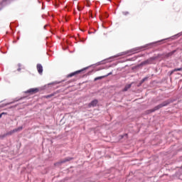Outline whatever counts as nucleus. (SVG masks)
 I'll list each match as a JSON object with an SVG mask.
<instances>
[{
  "label": "nucleus",
  "instance_id": "5",
  "mask_svg": "<svg viewBox=\"0 0 182 182\" xmlns=\"http://www.w3.org/2000/svg\"><path fill=\"white\" fill-rule=\"evenodd\" d=\"M80 72H83V70H77L74 73H72L68 75V77H72L75 76V75H77V73H80Z\"/></svg>",
  "mask_w": 182,
  "mask_h": 182
},
{
  "label": "nucleus",
  "instance_id": "17",
  "mask_svg": "<svg viewBox=\"0 0 182 182\" xmlns=\"http://www.w3.org/2000/svg\"><path fill=\"white\" fill-rule=\"evenodd\" d=\"M144 80H146V78H144V79L142 80V82H144Z\"/></svg>",
  "mask_w": 182,
  "mask_h": 182
},
{
  "label": "nucleus",
  "instance_id": "10",
  "mask_svg": "<svg viewBox=\"0 0 182 182\" xmlns=\"http://www.w3.org/2000/svg\"><path fill=\"white\" fill-rule=\"evenodd\" d=\"M70 160H72V158L70 157L65 158V159L62 160L60 163H66V161H70Z\"/></svg>",
  "mask_w": 182,
  "mask_h": 182
},
{
  "label": "nucleus",
  "instance_id": "14",
  "mask_svg": "<svg viewBox=\"0 0 182 182\" xmlns=\"http://www.w3.org/2000/svg\"><path fill=\"white\" fill-rule=\"evenodd\" d=\"M4 106H6V105L1 104V107H4Z\"/></svg>",
  "mask_w": 182,
  "mask_h": 182
},
{
  "label": "nucleus",
  "instance_id": "6",
  "mask_svg": "<svg viewBox=\"0 0 182 182\" xmlns=\"http://www.w3.org/2000/svg\"><path fill=\"white\" fill-rule=\"evenodd\" d=\"M96 105H97V100H94L93 101H92L88 106L90 107H95V106H96Z\"/></svg>",
  "mask_w": 182,
  "mask_h": 182
},
{
  "label": "nucleus",
  "instance_id": "3",
  "mask_svg": "<svg viewBox=\"0 0 182 182\" xmlns=\"http://www.w3.org/2000/svg\"><path fill=\"white\" fill-rule=\"evenodd\" d=\"M37 70L40 75H42L43 72V67H42V65L41 64L37 65Z\"/></svg>",
  "mask_w": 182,
  "mask_h": 182
},
{
  "label": "nucleus",
  "instance_id": "21",
  "mask_svg": "<svg viewBox=\"0 0 182 182\" xmlns=\"http://www.w3.org/2000/svg\"><path fill=\"white\" fill-rule=\"evenodd\" d=\"M44 28H46V26H45Z\"/></svg>",
  "mask_w": 182,
  "mask_h": 182
},
{
  "label": "nucleus",
  "instance_id": "9",
  "mask_svg": "<svg viewBox=\"0 0 182 182\" xmlns=\"http://www.w3.org/2000/svg\"><path fill=\"white\" fill-rule=\"evenodd\" d=\"M164 106H167V104H161L159 106L155 107V110H158V109H160V107H164Z\"/></svg>",
  "mask_w": 182,
  "mask_h": 182
},
{
  "label": "nucleus",
  "instance_id": "16",
  "mask_svg": "<svg viewBox=\"0 0 182 182\" xmlns=\"http://www.w3.org/2000/svg\"><path fill=\"white\" fill-rule=\"evenodd\" d=\"M109 75H112V73H109L108 75H107L106 76H109Z\"/></svg>",
  "mask_w": 182,
  "mask_h": 182
},
{
  "label": "nucleus",
  "instance_id": "12",
  "mask_svg": "<svg viewBox=\"0 0 182 182\" xmlns=\"http://www.w3.org/2000/svg\"><path fill=\"white\" fill-rule=\"evenodd\" d=\"M181 70H182V68H176V69L174 70L175 72H180V71H181Z\"/></svg>",
  "mask_w": 182,
  "mask_h": 182
},
{
  "label": "nucleus",
  "instance_id": "2",
  "mask_svg": "<svg viewBox=\"0 0 182 182\" xmlns=\"http://www.w3.org/2000/svg\"><path fill=\"white\" fill-rule=\"evenodd\" d=\"M154 61V58H151L145 61H143L141 63V65H151V63H153Z\"/></svg>",
  "mask_w": 182,
  "mask_h": 182
},
{
  "label": "nucleus",
  "instance_id": "18",
  "mask_svg": "<svg viewBox=\"0 0 182 182\" xmlns=\"http://www.w3.org/2000/svg\"><path fill=\"white\" fill-rule=\"evenodd\" d=\"M11 103H12V102H9L7 105H11Z\"/></svg>",
  "mask_w": 182,
  "mask_h": 182
},
{
  "label": "nucleus",
  "instance_id": "15",
  "mask_svg": "<svg viewBox=\"0 0 182 182\" xmlns=\"http://www.w3.org/2000/svg\"><path fill=\"white\" fill-rule=\"evenodd\" d=\"M131 52H132V53H134V50H132Z\"/></svg>",
  "mask_w": 182,
  "mask_h": 182
},
{
  "label": "nucleus",
  "instance_id": "22",
  "mask_svg": "<svg viewBox=\"0 0 182 182\" xmlns=\"http://www.w3.org/2000/svg\"><path fill=\"white\" fill-rule=\"evenodd\" d=\"M0 117H1V114H0Z\"/></svg>",
  "mask_w": 182,
  "mask_h": 182
},
{
  "label": "nucleus",
  "instance_id": "7",
  "mask_svg": "<svg viewBox=\"0 0 182 182\" xmlns=\"http://www.w3.org/2000/svg\"><path fill=\"white\" fill-rule=\"evenodd\" d=\"M130 87H132V84L127 85L124 87L123 91H124V92H127V91L129 90V89H130Z\"/></svg>",
  "mask_w": 182,
  "mask_h": 182
},
{
  "label": "nucleus",
  "instance_id": "11",
  "mask_svg": "<svg viewBox=\"0 0 182 182\" xmlns=\"http://www.w3.org/2000/svg\"><path fill=\"white\" fill-rule=\"evenodd\" d=\"M103 77H105V76H101V77H97L96 78H95V80H100V79H103Z\"/></svg>",
  "mask_w": 182,
  "mask_h": 182
},
{
  "label": "nucleus",
  "instance_id": "8",
  "mask_svg": "<svg viewBox=\"0 0 182 182\" xmlns=\"http://www.w3.org/2000/svg\"><path fill=\"white\" fill-rule=\"evenodd\" d=\"M11 1L13 0H3L1 2V6L6 5L7 4H10Z\"/></svg>",
  "mask_w": 182,
  "mask_h": 182
},
{
  "label": "nucleus",
  "instance_id": "20",
  "mask_svg": "<svg viewBox=\"0 0 182 182\" xmlns=\"http://www.w3.org/2000/svg\"><path fill=\"white\" fill-rule=\"evenodd\" d=\"M2 114H4V113H1V116H2Z\"/></svg>",
  "mask_w": 182,
  "mask_h": 182
},
{
  "label": "nucleus",
  "instance_id": "4",
  "mask_svg": "<svg viewBox=\"0 0 182 182\" xmlns=\"http://www.w3.org/2000/svg\"><path fill=\"white\" fill-rule=\"evenodd\" d=\"M23 127H19L18 128L14 129L11 131L9 132V134H13V133H16L18 132H21V130H22Z\"/></svg>",
  "mask_w": 182,
  "mask_h": 182
},
{
  "label": "nucleus",
  "instance_id": "13",
  "mask_svg": "<svg viewBox=\"0 0 182 182\" xmlns=\"http://www.w3.org/2000/svg\"><path fill=\"white\" fill-rule=\"evenodd\" d=\"M123 15H129V12L127 11H124L122 12Z\"/></svg>",
  "mask_w": 182,
  "mask_h": 182
},
{
  "label": "nucleus",
  "instance_id": "19",
  "mask_svg": "<svg viewBox=\"0 0 182 182\" xmlns=\"http://www.w3.org/2000/svg\"><path fill=\"white\" fill-rule=\"evenodd\" d=\"M18 71L21 70V68H18Z\"/></svg>",
  "mask_w": 182,
  "mask_h": 182
},
{
  "label": "nucleus",
  "instance_id": "1",
  "mask_svg": "<svg viewBox=\"0 0 182 182\" xmlns=\"http://www.w3.org/2000/svg\"><path fill=\"white\" fill-rule=\"evenodd\" d=\"M39 92V89L38 88H31L27 90L26 93H30V95H33L34 93H38Z\"/></svg>",
  "mask_w": 182,
  "mask_h": 182
}]
</instances>
